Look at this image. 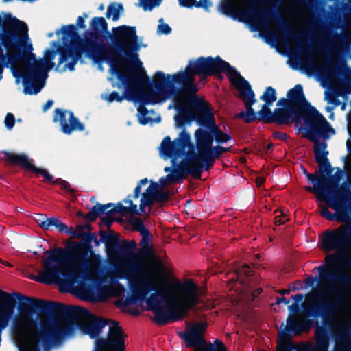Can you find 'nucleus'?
<instances>
[{
    "label": "nucleus",
    "mask_w": 351,
    "mask_h": 351,
    "mask_svg": "<svg viewBox=\"0 0 351 351\" xmlns=\"http://www.w3.org/2000/svg\"><path fill=\"white\" fill-rule=\"evenodd\" d=\"M245 111H241L237 114V118L244 119L245 123H251L256 120V113L252 106H245Z\"/></svg>",
    "instance_id": "obj_36"
},
{
    "label": "nucleus",
    "mask_w": 351,
    "mask_h": 351,
    "mask_svg": "<svg viewBox=\"0 0 351 351\" xmlns=\"http://www.w3.org/2000/svg\"><path fill=\"white\" fill-rule=\"evenodd\" d=\"M261 99L265 101L263 105L270 106L276 100V89H265V93L261 96Z\"/></svg>",
    "instance_id": "obj_43"
},
{
    "label": "nucleus",
    "mask_w": 351,
    "mask_h": 351,
    "mask_svg": "<svg viewBox=\"0 0 351 351\" xmlns=\"http://www.w3.org/2000/svg\"><path fill=\"white\" fill-rule=\"evenodd\" d=\"M342 298L336 296L335 300L332 301H320L310 306H304V314L307 317H322L324 326H330L334 317L343 306Z\"/></svg>",
    "instance_id": "obj_16"
},
{
    "label": "nucleus",
    "mask_w": 351,
    "mask_h": 351,
    "mask_svg": "<svg viewBox=\"0 0 351 351\" xmlns=\"http://www.w3.org/2000/svg\"><path fill=\"white\" fill-rule=\"evenodd\" d=\"M348 339H351V321L346 322L343 325L342 330L336 335L337 341H346Z\"/></svg>",
    "instance_id": "obj_40"
},
{
    "label": "nucleus",
    "mask_w": 351,
    "mask_h": 351,
    "mask_svg": "<svg viewBox=\"0 0 351 351\" xmlns=\"http://www.w3.org/2000/svg\"><path fill=\"white\" fill-rule=\"evenodd\" d=\"M76 27V32H77V28L79 29H85L86 25L85 24V19L83 16H78L77 19L76 25H74Z\"/></svg>",
    "instance_id": "obj_58"
},
{
    "label": "nucleus",
    "mask_w": 351,
    "mask_h": 351,
    "mask_svg": "<svg viewBox=\"0 0 351 351\" xmlns=\"http://www.w3.org/2000/svg\"><path fill=\"white\" fill-rule=\"evenodd\" d=\"M35 221L43 230H49L53 227L59 232H66V225L54 217H47L46 215L38 213L36 214Z\"/></svg>",
    "instance_id": "obj_26"
},
{
    "label": "nucleus",
    "mask_w": 351,
    "mask_h": 351,
    "mask_svg": "<svg viewBox=\"0 0 351 351\" xmlns=\"http://www.w3.org/2000/svg\"><path fill=\"white\" fill-rule=\"evenodd\" d=\"M281 303H285L286 304H289V300L287 299V298L284 297V296H282L281 298L276 297V304H280Z\"/></svg>",
    "instance_id": "obj_63"
},
{
    "label": "nucleus",
    "mask_w": 351,
    "mask_h": 351,
    "mask_svg": "<svg viewBox=\"0 0 351 351\" xmlns=\"http://www.w3.org/2000/svg\"><path fill=\"white\" fill-rule=\"evenodd\" d=\"M289 221V219L287 218L286 215L281 213V216H276L275 217V225L276 226H280L283 225L285 223Z\"/></svg>",
    "instance_id": "obj_56"
},
{
    "label": "nucleus",
    "mask_w": 351,
    "mask_h": 351,
    "mask_svg": "<svg viewBox=\"0 0 351 351\" xmlns=\"http://www.w3.org/2000/svg\"><path fill=\"white\" fill-rule=\"evenodd\" d=\"M307 112L303 110H299L295 108H279L274 110L271 123H276L277 125H289L292 123L298 125L302 120V117Z\"/></svg>",
    "instance_id": "obj_20"
},
{
    "label": "nucleus",
    "mask_w": 351,
    "mask_h": 351,
    "mask_svg": "<svg viewBox=\"0 0 351 351\" xmlns=\"http://www.w3.org/2000/svg\"><path fill=\"white\" fill-rule=\"evenodd\" d=\"M132 195H129L127 198L123 199L124 204H128L129 206H124L121 203L119 202L117 206H114L111 209L108 210L106 215H113L116 213L121 214H130L134 215H139V212L137 209V206L134 204L132 199Z\"/></svg>",
    "instance_id": "obj_29"
},
{
    "label": "nucleus",
    "mask_w": 351,
    "mask_h": 351,
    "mask_svg": "<svg viewBox=\"0 0 351 351\" xmlns=\"http://www.w3.org/2000/svg\"><path fill=\"white\" fill-rule=\"evenodd\" d=\"M322 247L325 252L336 251L346 256V252L351 249V223L343 224L339 228L323 232Z\"/></svg>",
    "instance_id": "obj_14"
},
{
    "label": "nucleus",
    "mask_w": 351,
    "mask_h": 351,
    "mask_svg": "<svg viewBox=\"0 0 351 351\" xmlns=\"http://www.w3.org/2000/svg\"><path fill=\"white\" fill-rule=\"evenodd\" d=\"M131 225L133 230L139 232V234L149 232V231L145 228L141 218H134V219L132 220Z\"/></svg>",
    "instance_id": "obj_44"
},
{
    "label": "nucleus",
    "mask_w": 351,
    "mask_h": 351,
    "mask_svg": "<svg viewBox=\"0 0 351 351\" xmlns=\"http://www.w3.org/2000/svg\"><path fill=\"white\" fill-rule=\"evenodd\" d=\"M304 126L300 130L305 138L311 142H317L320 138L328 139L330 134H335V130L327 119L316 108H312L304 114Z\"/></svg>",
    "instance_id": "obj_13"
},
{
    "label": "nucleus",
    "mask_w": 351,
    "mask_h": 351,
    "mask_svg": "<svg viewBox=\"0 0 351 351\" xmlns=\"http://www.w3.org/2000/svg\"><path fill=\"white\" fill-rule=\"evenodd\" d=\"M67 234H71L72 238L80 239L88 234L85 232L84 226H79L75 230H73L71 226L67 227Z\"/></svg>",
    "instance_id": "obj_45"
},
{
    "label": "nucleus",
    "mask_w": 351,
    "mask_h": 351,
    "mask_svg": "<svg viewBox=\"0 0 351 351\" xmlns=\"http://www.w3.org/2000/svg\"><path fill=\"white\" fill-rule=\"evenodd\" d=\"M239 90V98L244 102L245 106H252L256 102L255 93L253 89H237Z\"/></svg>",
    "instance_id": "obj_35"
},
{
    "label": "nucleus",
    "mask_w": 351,
    "mask_h": 351,
    "mask_svg": "<svg viewBox=\"0 0 351 351\" xmlns=\"http://www.w3.org/2000/svg\"><path fill=\"white\" fill-rule=\"evenodd\" d=\"M101 241L105 243L108 252H110L112 250H116L119 242V236L118 234L108 233L104 230L99 232Z\"/></svg>",
    "instance_id": "obj_32"
},
{
    "label": "nucleus",
    "mask_w": 351,
    "mask_h": 351,
    "mask_svg": "<svg viewBox=\"0 0 351 351\" xmlns=\"http://www.w3.org/2000/svg\"><path fill=\"white\" fill-rule=\"evenodd\" d=\"M191 142V135L185 129L178 134L173 141L165 136L160 145V152L165 158L172 159L173 166L176 160L184 157L178 163L181 169L190 173L195 180H201L203 171H209L219 158L206 148L201 143Z\"/></svg>",
    "instance_id": "obj_6"
},
{
    "label": "nucleus",
    "mask_w": 351,
    "mask_h": 351,
    "mask_svg": "<svg viewBox=\"0 0 351 351\" xmlns=\"http://www.w3.org/2000/svg\"><path fill=\"white\" fill-rule=\"evenodd\" d=\"M317 280V277H313L312 276H308L306 279H304V284H306V287H313L315 285V281Z\"/></svg>",
    "instance_id": "obj_60"
},
{
    "label": "nucleus",
    "mask_w": 351,
    "mask_h": 351,
    "mask_svg": "<svg viewBox=\"0 0 351 351\" xmlns=\"http://www.w3.org/2000/svg\"><path fill=\"white\" fill-rule=\"evenodd\" d=\"M69 114V123L66 125V134L70 135L74 132H84L85 130L84 123L80 121L77 117L73 115L72 111L67 110Z\"/></svg>",
    "instance_id": "obj_33"
},
{
    "label": "nucleus",
    "mask_w": 351,
    "mask_h": 351,
    "mask_svg": "<svg viewBox=\"0 0 351 351\" xmlns=\"http://www.w3.org/2000/svg\"><path fill=\"white\" fill-rule=\"evenodd\" d=\"M42 89H23V93L25 95H36Z\"/></svg>",
    "instance_id": "obj_61"
},
{
    "label": "nucleus",
    "mask_w": 351,
    "mask_h": 351,
    "mask_svg": "<svg viewBox=\"0 0 351 351\" xmlns=\"http://www.w3.org/2000/svg\"><path fill=\"white\" fill-rule=\"evenodd\" d=\"M142 237L141 242H139V245L142 247L143 250L150 249L148 245H149V241L152 240V235L150 232L146 233H141Z\"/></svg>",
    "instance_id": "obj_46"
},
{
    "label": "nucleus",
    "mask_w": 351,
    "mask_h": 351,
    "mask_svg": "<svg viewBox=\"0 0 351 351\" xmlns=\"http://www.w3.org/2000/svg\"><path fill=\"white\" fill-rule=\"evenodd\" d=\"M203 144L204 147L207 148L208 151L211 152L215 156L218 157L219 158L224 153L219 150L218 148H217L215 146L213 145L212 144H208V143H202Z\"/></svg>",
    "instance_id": "obj_51"
},
{
    "label": "nucleus",
    "mask_w": 351,
    "mask_h": 351,
    "mask_svg": "<svg viewBox=\"0 0 351 351\" xmlns=\"http://www.w3.org/2000/svg\"><path fill=\"white\" fill-rule=\"evenodd\" d=\"M294 346H295V348L293 349V350L295 351H310L309 347L304 345L301 346H297L296 344L293 343Z\"/></svg>",
    "instance_id": "obj_64"
},
{
    "label": "nucleus",
    "mask_w": 351,
    "mask_h": 351,
    "mask_svg": "<svg viewBox=\"0 0 351 351\" xmlns=\"http://www.w3.org/2000/svg\"><path fill=\"white\" fill-rule=\"evenodd\" d=\"M189 176V173H187L185 170L181 169L180 165H176V168L173 169L171 173L167 175L165 177H162L160 178V185L162 186H166L170 183H176L179 181L184 180L186 178V176Z\"/></svg>",
    "instance_id": "obj_31"
},
{
    "label": "nucleus",
    "mask_w": 351,
    "mask_h": 351,
    "mask_svg": "<svg viewBox=\"0 0 351 351\" xmlns=\"http://www.w3.org/2000/svg\"><path fill=\"white\" fill-rule=\"evenodd\" d=\"M123 94L112 91L109 95H102V98L112 103H121L126 100L137 106V119L139 124L146 125L152 121L147 116V105H155L172 99L176 111L197 95L199 89H123Z\"/></svg>",
    "instance_id": "obj_7"
},
{
    "label": "nucleus",
    "mask_w": 351,
    "mask_h": 351,
    "mask_svg": "<svg viewBox=\"0 0 351 351\" xmlns=\"http://www.w3.org/2000/svg\"><path fill=\"white\" fill-rule=\"evenodd\" d=\"M71 273L67 270L66 292L84 301H93L101 280L95 271L90 268L80 270L76 276V285L70 279Z\"/></svg>",
    "instance_id": "obj_12"
},
{
    "label": "nucleus",
    "mask_w": 351,
    "mask_h": 351,
    "mask_svg": "<svg viewBox=\"0 0 351 351\" xmlns=\"http://www.w3.org/2000/svg\"><path fill=\"white\" fill-rule=\"evenodd\" d=\"M90 28L82 39L93 43L98 55L112 59L108 62L123 88H202L211 77L216 82L224 81V75L235 88V67L219 56L191 59L184 70L173 74L157 71L149 77L137 53L140 45L136 27L120 25L110 34L106 19L95 16L91 19Z\"/></svg>",
    "instance_id": "obj_1"
},
{
    "label": "nucleus",
    "mask_w": 351,
    "mask_h": 351,
    "mask_svg": "<svg viewBox=\"0 0 351 351\" xmlns=\"http://www.w3.org/2000/svg\"><path fill=\"white\" fill-rule=\"evenodd\" d=\"M152 195H154L155 200H156L157 203H166L170 200L171 197L173 195V193L171 190L167 191H156L151 192Z\"/></svg>",
    "instance_id": "obj_38"
},
{
    "label": "nucleus",
    "mask_w": 351,
    "mask_h": 351,
    "mask_svg": "<svg viewBox=\"0 0 351 351\" xmlns=\"http://www.w3.org/2000/svg\"><path fill=\"white\" fill-rule=\"evenodd\" d=\"M141 202L149 204L152 206L153 204L156 202V199L152 193L149 192V190H146V191L141 194Z\"/></svg>",
    "instance_id": "obj_47"
},
{
    "label": "nucleus",
    "mask_w": 351,
    "mask_h": 351,
    "mask_svg": "<svg viewBox=\"0 0 351 351\" xmlns=\"http://www.w3.org/2000/svg\"><path fill=\"white\" fill-rule=\"evenodd\" d=\"M311 325V321L309 319H304V322H300L299 319L297 317L289 315L288 319H287V326L283 331L279 334V341L278 344H284L287 342L291 343V332L299 334L309 328Z\"/></svg>",
    "instance_id": "obj_19"
},
{
    "label": "nucleus",
    "mask_w": 351,
    "mask_h": 351,
    "mask_svg": "<svg viewBox=\"0 0 351 351\" xmlns=\"http://www.w3.org/2000/svg\"><path fill=\"white\" fill-rule=\"evenodd\" d=\"M2 154L4 155L3 160L12 166H18L23 169L31 172L36 176L41 175L44 178V181L53 184H60L61 189L65 191V181L58 178L53 180V177L50 175L46 169L40 168L34 165V160L28 158L25 154H16L6 150H2Z\"/></svg>",
    "instance_id": "obj_15"
},
{
    "label": "nucleus",
    "mask_w": 351,
    "mask_h": 351,
    "mask_svg": "<svg viewBox=\"0 0 351 351\" xmlns=\"http://www.w3.org/2000/svg\"><path fill=\"white\" fill-rule=\"evenodd\" d=\"M70 38L69 45L67 44V59L71 58V62H67V69L73 71L77 62L82 59V55L90 59L95 64L100 68L104 61L111 60L108 56L97 54L94 44L90 40L82 39L74 24L67 25V39Z\"/></svg>",
    "instance_id": "obj_11"
},
{
    "label": "nucleus",
    "mask_w": 351,
    "mask_h": 351,
    "mask_svg": "<svg viewBox=\"0 0 351 351\" xmlns=\"http://www.w3.org/2000/svg\"><path fill=\"white\" fill-rule=\"evenodd\" d=\"M351 194V191H348ZM327 204L329 207L335 210V213H331L326 206H322L320 215L329 221H336L346 224L351 223V202L346 204L343 197L335 194V195H326Z\"/></svg>",
    "instance_id": "obj_17"
},
{
    "label": "nucleus",
    "mask_w": 351,
    "mask_h": 351,
    "mask_svg": "<svg viewBox=\"0 0 351 351\" xmlns=\"http://www.w3.org/2000/svg\"><path fill=\"white\" fill-rule=\"evenodd\" d=\"M184 343L186 348H195V351H227L224 343L219 339L214 340L213 343L207 342L204 337Z\"/></svg>",
    "instance_id": "obj_23"
},
{
    "label": "nucleus",
    "mask_w": 351,
    "mask_h": 351,
    "mask_svg": "<svg viewBox=\"0 0 351 351\" xmlns=\"http://www.w3.org/2000/svg\"><path fill=\"white\" fill-rule=\"evenodd\" d=\"M66 317L67 337L74 324L80 332L95 339L93 351H125L126 335L117 321H112L113 325L108 328L107 336L100 337L103 328L108 324L106 319L94 316L88 309L71 305L66 306Z\"/></svg>",
    "instance_id": "obj_5"
},
{
    "label": "nucleus",
    "mask_w": 351,
    "mask_h": 351,
    "mask_svg": "<svg viewBox=\"0 0 351 351\" xmlns=\"http://www.w3.org/2000/svg\"><path fill=\"white\" fill-rule=\"evenodd\" d=\"M289 315L298 314L300 312V306L298 303H293L289 307Z\"/></svg>",
    "instance_id": "obj_59"
},
{
    "label": "nucleus",
    "mask_w": 351,
    "mask_h": 351,
    "mask_svg": "<svg viewBox=\"0 0 351 351\" xmlns=\"http://www.w3.org/2000/svg\"><path fill=\"white\" fill-rule=\"evenodd\" d=\"M4 124L7 130H12L14 125H15V117L12 112H8V114H5Z\"/></svg>",
    "instance_id": "obj_48"
},
{
    "label": "nucleus",
    "mask_w": 351,
    "mask_h": 351,
    "mask_svg": "<svg viewBox=\"0 0 351 351\" xmlns=\"http://www.w3.org/2000/svg\"><path fill=\"white\" fill-rule=\"evenodd\" d=\"M346 258L341 252H333L325 257V263L322 266L315 267L319 272V278L329 282L328 289L330 295L335 297H343L351 292V275L345 273L339 268V265Z\"/></svg>",
    "instance_id": "obj_10"
},
{
    "label": "nucleus",
    "mask_w": 351,
    "mask_h": 351,
    "mask_svg": "<svg viewBox=\"0 0 351 351\" xmlns=\"http://www.w3.org/2000/svg\"><path fill=\"white\" fill-rule=\"evenodd\" d=\"M332 173L328 172H322L320 171V169L318 171H315V174L307 173L306 178L307 180L311 182L313 184L312 186H304V190L309 193H314L317 194L319 196V199L320 200H323L321 195H324L323 192V179L324 175L326 174L327 176H330Z\"/></svg>",
    "instance_id": "obj_27"
},
{
    "label": "nucleus",
    "mask_w": 351,
    "mask_h": 351,
    "mask_svg": "<svg viewBox=\"0 0 351 351\" xmlns=\"http://www.w3.org/2000/svg\"><path fill=\"white\" fill-rule=\"evenodd\" d=\"M208 325L206 321H202L193 326H188L184 332H178V335L184 342L199 339L204 337V332Z\"/></svg>",
    "instance_id": "obj_25"
},
{
    "label": "nucleus",
    "mask_w": 351,
    "mask_h": 351,
    "mask_svg": "<svg viewBox=\"0 0 351 351\" xmlns=\"http://www.w3.org/2000/svg\"><path fill=\"white\" fill-rule=\"evenodd\" d=\"M123 5L121 3L118 4V7H116L114 4H110L107 8L106 16L109 19L112 15V20L117 21L120 16V10H123Z\"/></svg>",
    "instance_id": "obj_41"
},
{
    "label": "nucleus",
    "mask_w": 351,
    "mask_h": 351,
    "mask_svg": "<svg viewBox=\"0 0 351 351\" xmlns=\"http://www.w3.org/2000/svg\"><path fill=\"white\" fill-rule=\"evenodd\" d=\"M273 114L274 112H271V109L269 108V106L263 105L261 110L257 112V120L263 121L265 124L271 123Z\"/></svg>",
    "instance_id": "obj_37"
},
{
    "label": "nucleus",
    "mask_w": 351,
    "mask_h": 351,
    "mask_svg": "<svg viewBox=\"0 0 351 351\" xmlns=\"http://www.w3.org/2000/svg\"><path fill=\"white\" fill-rule=\"evenodd\" d=\"M175 123L178 127H183L193 121L206 129H196L195 143L213 144L214 141L219 144L226 143L232 137L223 132L216 124L211 104L198 95L177 110Z\"/></svg>",
    "instance_id": "obj_8"
},
{
    "label": "nucleus",
    "mask_w": 351,
    "mask_h": 351,
    "mask_svg": "<svg viewBox=\"0 0 351 351\" xmlns=\"http://www.w3.org/2000/svg\"><path fill=\"white\" fill-rule=\"evenodd\" d=\"M114 221V219L112 217V215H106V216L101 217L100 223L108 228H110Z\"/></svg>",
    "instance_id": "obj_52"
},
{
    "label": "nucleus",
    "mask_w": 351,
    "mask_h": 351,
    "mask_svg": "<svg viewBox=\"0 0 351 351\" xmlns=\"http://www.w3.org/2000/svg\"><path fill=\"white\" fill-rule=\"evenodd\" d=\"M93 233L89 232L88 234L85 236L81 237L80 239H82V245L86 249H90V243L93 241Z\"/></svg>",
    "instance_id": "obj_50"
},
{
    "label": "nucleus",
    "mask_w": 351,
    "mask_h": 351,
    "mask_svg": "<svg viewBox=\"0 0 351 351\" xmlns=\"http://www.w3.org/2000/svg\"><path fill=\"white\" fill-rule=\"evenodd\" d=\"M351 95V89H325L324 99L327 103L333 107H338L341 101L339 97L343 98V103L346 104L348 96Z\"/></svg>",
    "instance_id": "obj_28"
},
{
    "label": "nucleus",
    "mask_w": 351,
    "mask_h": 351,
    "mask_svg": "<svg viewBox=\"0 0 351 351\" xmlns=\"http://www.w3.org/2000/svg\"><path fill=\"white\" fill-rule=\"evenodd\" d=\"M287 101V99L280 98L279 99L278 104L276 105L283 106L282 108H289L290 104L289 102H285Z\"/></svg>",
    "instance_id": "obj_62"
},
{
    "label": "nucleus",
    "mask_w": 351,
    "mask_h": 351,
    "mask_svg": "<svg viewBox=\"0 0 351 351\" xmlns=\"http://www.w3.org/2000/svg\"><path fill=\"white\" fill-rule=\"evenodd\" d=\"M1 43L8 50L12 51L18 47L22 58L29 64H32L33 73L30 79L25 71L15 66L12 67L14 77L22 79L25 83L29 80L32 82V88L43 87L48 77V72L55 66L52 60L55 58L57 51L47 49L43 57L37 60L33 51L32 44L28 35V27L22 21L11 15L7 16L4 21V31L1 35Z\"/></svg>",
    "instance_id": "obj_4"
},
{
    "label": "nucleus",
    "mask_w": 351,
    "mask_h": 351,
    "mask_svg": "<svg viewBox=\"0 0 351 351\" xmlns=\"http://www.w3.org/2000/svg\"><path fill=\"white\" fill-rule=\"evenodd\" d=\"M315 161L319 165V169L322 172L332 173L333 167L328 159V152L326 150V143L314 142Z\"/></svg>",
    "instance_id": "obj_24"
},
{
    "label": "nucleus",
    "mask_w": 351,
    "mask_h": 351,
    "mask_svg": "<svg viewBox=\"0 0 351 351\" xmlns=\"http://www.w3.org/2000/svg\"><path fill=\"white\" fill-rule=\"evenodd\" d=\"M162 186L159 185L158 182L151 181V185H149V186L147 188L146 191H149V193H152L156 191H162V189H161Z\"/></svg>",
    "instance_id": "obj_57"
},
{
    "label": "nucleus",
    "mask_w": 351,
    "mask_h": 351,
    "mask_svg": "<svg viewBox=\"0 0 351 351\" xmlns=\"http://www.w3.org/2000/svg\"><path fill=\"white\" fill-rule=\"evenodd\" d=\"M304 89H289L287 93V99L291 105V108L297 109L301 111L309 112L315 107L311 106L304 97Z\"/></svg>",
    "instance_id": "obj_22"
},
{
    "label": "nucleus",
    "mask_w": 351,
    "mask_h": 351,
    "mask_svg": "<svg viewBox=\"0 0 351 351\" xmlns=\"http://www.w3.org/2000/svg\"><path fill=\"white\" fill-rule=\"evenodd\" d=\"M53 122H55V123L60 122L61 131L63 132L64 134L66 133V123H65V111L64 110H62L59 108H57V109H56V110H54Z\"/></svg>",
    "instance_id": "obj_39"
},
{
    "label": "nucleus",
    "mask_w": 351,
    "mask_h": 351,
    "mask_svg": "<svg viewBox=\"0 0 351 351\" xmlns=\"http://www.w3.org/2000/svg\"><path fill=\"white\" fill-rule=\"evenodd\" d=\"M143 3L144 10L147 8L151 10L155 6H158L162 0H141Z\"/></svg>",
    "instance_id": "obj_49"
},
{
    "label": "nucleus",
    "mask_w": 351,
    "mask_h": 351,
    "mask_svg": "<svg viewBox=\"0 0 351 351\" xmlns=\"http://www.w3.org/2000/svg\"><path fill=\"white\" fill-rule=\"evenodd\" d=\"M171 28L167 23H162L158 26V32L165 35H168L171 32Z\"/></svg>",
    "instance_id": "obj_54"
},
{
    "label": "nucleus",
    "mask_w": 351,
    "mask_h": 351,
    "mask_svg": "<svg viewBox=\"0 0 351 351\" xmlns=\"http://www.w3.org/2000/svg\"><path fill=\"white\" fill-rule=\"evenodd\" d=\"M113 206L114 204L112 203L102 204L99 202H97L92 208H90L89 212L84 215V218L86 221L93 222L101 215L104 214L106 215V213L108 210V209Z\"/></svg>",
    "instance_id": "obj_30"
},
{
    "label": "nucleus",
    "mask_w": 351,
    "mask_h": 351,
    "mask_svg": "<svg viewBox=\"0 0 351 351\" xmlns=\"http://www.w3.org/2000/svg\"><path fill=\"white\" fill-rule=\"evenodd\" d=\"M46 257L43 261V270L37 276L30 277L31 280L46 285L58 286L60 293L66 292V250L64 247H54L44 252Z\"/></svg>",
    "instance_id": "obj_9"
},
{
    "label": "nucleus",
    "mask_w": 351,
    "mask_h": 351,
    "mask_svg": "<svg viewBox=\"0 0 351 351\" xmlns=\"http://www.w3.org/2000/svg\"><path fill=\"white\" fill-rule=\"evenodd\" d=\"M315 346H317V349L319 351H327L328 341L324 332L317 335V340H315Z\"/></svg>",
    "instance_id": "obj_42"
},
{
    "label": "nucleus",
    "mask_w": 351,
    "mask_h": 351,
    "mask_svg": "<svg viewBox=\"0 0 351 351\" xmlns=\"http://www.w3.org/2000/svg\"><path fill=\"white\" fill-rule=\"evenodd\" d=\"M19 301L18 310L22 314L29 315L33 309L41 314L40 328L33 319H25L22 326L16 321L15 328L19 329L22 335H28L25 347L20 351H47L53 346H58L66 338V306L58 302L36 300L19 293H7L0 289V343L2 331L8 327L12 319L16 307V300ZM36 333L34 332L36 331Z\"/></svg>",
    "instance_id": "obj_3"
},
{
    "label": "nucleus",
    "mask_w": 351,
    "mask_h": 351,
    "mask_svg": "<svg viewBox=\"0 0 351 351\" xmlns=\"http://www.w3.org/2000/svg\"><path fill=\"white\" fill-rule=\"evenodd\" d=\"M178 3L181 7L203 8L206 12L213 6L211 0H178Z\"/></svg>",
    "instance_id": "obj_34"
},
{
    "label": "nucleus",
    "mask_w": 351,
    "mask_h": 351,
    "mask_svg": "<svg viewBox=\"0 0 351 351\" xmlns=\"http://www.w3.org/2000/svg\"><path fill=\"white\" fill-rule=\"evenodd\" d=\"M324 77L330 80H340L343 86L322 84L323 88H351V69L345 63H331L324 71Z\"/></svg>",
    "instance_id": "obj_18"
},
{
    "label": "nucleus",
    "mask_w": 351,
    "mask_h": 351,
    "mask_svg": "<svg viewBox=\"0 0 351 351\" xmlns=\"http://www.w3.org/2000/svg\"><path fill=\"white\" fill-rule=\"evenodd\" d=\"M343 175V171L337 169V171L334 176L324 174V178H323V192H324L325 196H332L335 194L341 196L342 195H348L351 196L347 191H351L346 189L343 187L339 188L338 185L339 181Z\"/></svg>",
    "instance_id": "obj_21"
},
{
    "label": "nucleus",
    "mask_w": 351,
    "mask_h": 351,
    "mask_svg": "<svg viewBox=\"0 0 351 351\" xmlns=\"http://www.w3.org/2000/svg\"><path fill=\"white\" fill-rule=\"evenodd\" d=\"M295 348L293 343L287 342L286 343H278V351H293Z\"/></svg>",
    "instance_id": "obj_53"
},
{
    "label": "nucleus",
    "mask_w": 351,
    "mask_h": 351,
    "mask_svg": "<svg viewBox=\"0 0 351 351\" xmlns=\"http://www.w3.org/2000/svg\"><path fill=\"white\" fill-rule=\"evenodd\" d=\"M271 136H273V138L282 141H287V140L289 139V135H287V133H283L280 131L274 132Z\"/></svg>",
    "instance_id": "obj_55"
},
{
    "label": "nucleus",
    "mask_w": 351,
    "mask_h": 351,
    "mask_svg": "<svg viewBox=\"0 0 351 351\" xmlns=\"http://www.w3.org/2000/svg\"><path fill=\"white\" fill-rule=\"evenodd\" d=\"M136 247V243L134 240H123L115 250L110 252L129 258L124 266L123 275L120 276L128 280L132 293L123 302V306L145 301L147 310L154 314L152 321L160 326L183 319L188 310L198 304V285L192 279L177 283V298L161 293L156 285L155 280L147 271L145 259L152 261L155 267L160 269L163 268L162 262L155 256L152 249H141L136 254L134 252Z\"/></svg>",
    "instance_id": "obj_2"
}]
</instances>
